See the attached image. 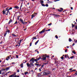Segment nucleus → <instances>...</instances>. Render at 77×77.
<instances>
[{
	"mask_svg": "<svg viewBox=\"0 0 77 77\" xmlns=\"http://www.w3.org/2000/svg\"><path fill=\"white\" fill-rule=\"evenodd\" d=\"M23 3H22L21 4V5L20 6V10H21V7H22V6H23Z\"/></svg>",
	"mask_w": 77,
	"mask_h": 77,
	"instance_id": "22",
	"label": "nucleus"
},
{
	"mask_svg": "<svg viewBox=\"0 0 77 77\" xmlns=\"http://www.w3.org/2000/svg\"><path fill=\"white\" fill-rule=\"evenodd\" d=\"M73 71H76V70H75V69L73 70L70 72H73Z\"/></svg>",
	"mask_w": 77,
	"mask_h": 77,
	"instance_id": "39",
	"label": "nucleus"
},
{
	"mask_svg": "<svg viewBox=\"0 0 77 77\" xmlns=\"http://www.w3.org/2000/svg\"><path fill=\"white\" fill-rule=\"evenodd\" d=\"M47 57H48V58H49V57H50V56L48 55L47 56Z\"/></svg>",
	"mask_w": 77,
	"mask_h": 77,
	"instance_id": "62",
	"label": "nucleus"
},
{
	"mask_svg": "<svg viewBox=\"0 0 77 77\" xmlns=\"http://www.w3.org/2000/svg\"><path fill=\"white\" fill-rule=\"evenodd\" d=\"M41 74L42 76V75H49V74H50L49 73L46 72H45V71H44V72H41Z\"/></svg>",
	"mask_w": 77,
	"mask_h": 77,
	"instance_id": "4",
	"label": "nucleus"
},
{
	"mask_svg": "<svg viewBox=\"0 0 77 77\" xmlns=\"http://www.w3.org/2000/svg\"><path fill=\"white\" fill-rule=\"evenodd\" d=\"M12 9V8L11 7L9 8V10H11V9Z\"/></svg>",
	"mask_w": 77,
	"mask_h": 77,
	"instance_id": "54",
	"label": "nucleus"
},
{
	"mask_svg": "<svg viewBox=\"0 0 77 77\" xmlns=\"http://www.w3.org/2000/svg\"><path fill=\"white\" fill-rule=\"evenodd\" d=\"M18 23V22H17V21H16L15 23L14 24H16Z\"/></svg>",
	"mask_w": 77,
	"mask_h": 77,
	"instance_id": "41",
	"label": "nucleus"
},
{
	"mask_svg": "<svg viewBox=\"0 0 77 77\" xmlns=\"http://www.w3.org/2000/svg\"><path fill=\"white\" fill-rule=\"evenodd\" d=\"M20 67L21 68H23V63H21L20 65Z\"/></svg>",
	"mask_w": 77,
	"mask_h": 77,
	"instance_id": "15",
	"label": "nucleus"
},
{
	"mask_svg": "<svg viewBox=\"0 0 77 77\" xmlns=\"http://www.w3.org/2000/svg\"><path fill=\"white\" fill-rule=\"evenodd\" d=\"M60 17V16L59 15L57 14V16H56L57 18H59Z\"/></svg>",
	"mask_w": 77,
	"mask_h": 77,
	"instance_id": "19",
	"label": "nucleus"
},
{
	"mask_svg": "<svg viewBox=\"0 0 77 77\" xmlns=\"http://www.w3.org/2000/svg\"><path fill=\"white\" fill-rule=\"evenodd\" d=\"M32 39H33V41L34 39H37V38H36V37H33V38H32Z\"/></svg>",
	"mask_w": 77,
	"mask_h": 77,
	"instance_id": "13",
	"label": "nucleus"
},
{
	"mask_svg": "<svg viewBox=\"0 0 77 77\" xmlns=\"http://www.w3.org/2000/svg\"><path fill=\"white\" fill-rule=\"evenodd\" d=\"M9 77H14V75H9Z\"/></svg>",
	"mask_w": 77,
	"mask_h": 77,
	"instance_id": "27",
	"label": "nucleus"
},
{
	"mask_svg": "<svg viewBox=\"0 0 77 77\" xmlns=\"http://www.w3.org/2000/svg\"><path fill=\"white\" fill-rule=\"evenodd\" d=\"M44 65H42L41 66L42 68L44 67Z\"/></svg>",
	"mask_w": 77,
	"mask_h": 77,
	"instance_id": "47",
	"label": "nucleus"
},
{
	"mask_svg": "<svg viewBox=\"0 0 77 77\" xmlns=\"http://www.w3.org/2000/svg\"><path fill=\"white\" fill-rule=\"evenodd\" d=\"M27 62V60H25V61L24 62H23V63H26V62Z\"/></svg>",
	"mask_w": 77,
	"mask_h": 77,
	"instance_id": "60",
	"label": "nucleus"
},
{
	"mask_svg": "<svg viewBox=\"0 0 77 77\" xmlns=\"http://www.w3.org/2000/svg\"><path fill=\"white\" fill-rule=\"evenodd\" d=\"M75 30H77V26L75 25Z\"/></svg>",
	"mask_w": 77,
	"mask_h": 77,
	"instance_id": "33",
	"label": "nucleus"
},
{
	"mask_svg": "<svg viewBox=\"0 0 77 77\" xmlns=\"http://www.w3.org/2000/svg\"><path fill=\"white\" fill-rule=\"evenodd\" d=\"M52 15H53V16H54V17H56L57 16V14H52Z\"/></svg>",
	"mask_w": 77,
	"mask_h": 77,
	"instance_id": "14",
	"label": "nucleus"
},
{
	"mask_svg": "<svg viewBox=\"0 0 77 77\" xmlns=\"http://www.w3.org/2000/svg\"><path fill=\"white\" fill-rule=\"evenodd\" d=\"M21 2H24V0H20Z\"/></svg>",
	"mask_w": 77,
	"mask_h": 77,
	"instance_id": "63",
	"label": "nucleus"
},
{
	"mask_svg": "<svg viewBox=\"0 0 77 77\" xmlns=\"http://www.w3.org/2000/svg\"><path fill=\"white\" fill-rule=\"evenodd\" d=\"M69 42H71V41H72V39H71V38H69Z\"/></svg>",
	"mask_w": 77,
	"mask_h": 77,
	"instance_id": "30",
	"label": "nucleus"
},
{
	"mask_svg": "<svg viewBox=\"0 0 77 77\" xmlns=\"http://www.w3.org/2000/svg\"><path fill=\"white\" fill-rule=\"evenodd\" d=\"M39 71L40 72H41V68H39Z\"/></svg>",
	"mask_w": 77,
	"mask_h": 77,
	"instance_id": "56",
	"label": "nucleus"
},
{
	"mask_svg": "<svg viewBox=\"0 0 77 77\" xmlns=\"http://www.w3.org/2000/svg\"><path fill=\"white\" fill-rule=\"evenodd\" d=\"M61 59H64L63 57V56L61 57Z\"/></svg>",
	"mask_w": 77,
	"mask_h": 77,
	"instance_id": "51",
	"label": "nucleus"
},
{
	"mask_svg": "<svg viewBox=\"0 0 77 77\" xmlns=\"http://www.w3.org/2000/svg\"><path fill=\"white\" fill-rule=\"evenodd\" d=\"M7 34V32H5L4 35V36H6V35Z\"/></svg>",
	"mask_w": 77,
	"mask_h": 77,
	"instance_id": "26",
	"label": "nucleus"
},
{
	"mask_svg": "<svg viewBox=\"0 0 77 77\" xmlns=\"http://www.w3.org/2000/svg\"><path fill=\"white\" fill-rule=\"evenodd\" d=\"M1 71L2 72V71H6V70L5 69H2Z\"/></svg>",
	"mask_w": 77,
	"mask_h": 77,
	"instance_id": "21",
	"label": "nucleus"
},
{
	"mask_svg": "<svg viewBox=\"0 0 77 77\" xmlns=\"http://www.w3.org/2000/svg\"><path fill=\"white\" fill-rule=\"evenodd\" d=\"M33 14H34V15H37V13H34Z\"/></svg>",
	"mask_w": 77,
	"mask_h": 77,
	"instance_id": "59",
	"label": "nucleus"
},
{
	"mask_svg": "<svg viewBox=\"0 0 77 77\" xmlns=\"http://www.w3.org/2000/svg\"><path fill=\"white\" fill-rule=\"evenodd\" d=\"M12 21V19H10L9 22H8V24H10V23H11Z\"/></svg>",
	"mask_w": 77,
	"mask_h": 77,
	"instance_id": "10",
	"label": "nucleus"
},
{
	"mask_svg": "<svg viewBox=\"0 0 77 77\" xmlns=\"http://www.w3.org/2000/svg\"><path fill=\"white\" fill-rule=\"evenodd\" d=\"M72 53H73L74 54H76V52L74 51H72Z\"/></svg>",
	"mask_w": 77,
	"mask_h": 77,
	"instance_id": "36",
	"label": "nucleus"
},
{
	"mask_svg": "<svg viewBox=\"0 0 77 77\" xmlns=\"http://www.w3.org/2000/svg\"><path fill=\"white\" fill-rule=\"evenodd\" d=\"M45 6H46V7H48V4H47L45 5Z\"/></svg>",
	"mask_w": 77,
	"mask_h": 77,
	"instance_id": "40",
	"label": "nucleus"
},
{
	"mask_svg": "<svg viewBox=\"0 0 77 77\" xmlns=\"http://www.w3.org/2000/svg\"><path fill=\"white\" fill-rule=\"evenodd\" d=\"M57 10H58V12H62V10L59 9H57Z\"/></svg>",
	"mask_w": 77,
	"mask_h": 77,
	"instance_id": "34",
	"label": "nucleus"
},
{
	"mask_svg": "<svg viewBox=\"0 0 77 77\" xmlns=\"http://www.w3.org/2000/svg\"><path fill=\"white\" fill-rule=\"evenodd\" d=\"M9 8H7L6 9L5 11H9Z\"/></svg>",
	"mask_w": 77,
	"mask_h": 77,
	"instance_id": "35",
	"label": "nucleus"
},
{
	"mask_svg": "<svg viewBox=\"0 0 77 77\" xmlns=\"http://www.w3.org/2000/svg\"><path fill=\"white\" fill-rule=\"evenodd\" d=\"M66 48H69V46H67Z\"/></svg>",
	"mask_w": 77,
	"mask_h": 77,
	"instance_id": "61",
	"label": "nucleus"
},
{
	"mask_svg": "<svg viewBox=\"0 0 77 77\" xmlns=\"http://www.w3.org/2000/svg\"><path fill=\"white\" fill-rule=\"evenodd\" d=\"M42 75H41V72H40V73H38V76L39 77H41Z\"/></svg>",
	"mask_w": 77,
	"mask_h": 77,
	"instance_id": "8",
	"label": "nucleus"
},
{
	"mask_svg": "<svg viewBox=\"0 0 77 77\" xmlns=\"http://www.w3.org/2000/svg\"><path fill=\"white\" fill-rule=\"evenodd\" d=\"M23 39H20V41H19L20 42V43H21V41H23Z\"/></svg>",
	"mask_w": 77,
	"mask_h": 77,
	"instance_id": "38",
	"label": "nucleus"
},
{
	"mask_svg": "<svg viewBox=\"0 0 77 77\" xmlns=\"http://www.w3.org/2000/svg\"><path fill=\"white\" fill-rule=\"evenodd\" d=\"M72 28H73V27H74L75 26V25H74V24L73 25V24H72Z\"/></svg>",
	"mask_w": 77,
	"mask_h": 77,
	"instance_id": "31",
	"label": "nucleus"
},
{
	"mask_svg": "<svg viewBox=\"0 0 77 77\" xmlns=\"http://www.w3.org/2000/svg\"><path fill=\"white\" fill-rule=\"evenodd\" d=\"M10 68V67H8V68H6V69H5V70H8Z\"/></svg>",
	"mask_w": 77,
	"mask_h": 77,
	"instance_id": "20",
	"label": "nucleus"
},
{
	"mask_svg": "<svg viewBox=\"0 0 77 77\" xmlns=\"http://www.w3.org/2000/svg\"><path fill=\"white\" fill-rule=\"evenodd\" d=\"M39 40H38L37 42H36L35 43V45H37V44L38 43V42H39Z\"/></svg>",
	"mask_w": 77,
	"mask_h": 77,
	"instance_id": "17",
	"label": "nucleus"
},
{
	"mask_svg": "<svg viewBox=\"0 0 77 77\" xmlns=\"http://www.w3.org/2000/svg\"><path fill=\"white\" fill-rule=\"evenodd\" d=\"M9 59H10V57H6V59H5V60H9Z\"/></svg>",
	"mask_w": 77,
	"mask_h": 77,
	"instance_id": "6",
	"label": "nucleus"
},
{
	"mask_svg": "<svg viewBox=\"0 0 77 77\" xmlns=\"http://www.w3.org/2000/svg\"><path fill=\"white\" fill-rule=\"evenodd\" d=\"M40 59H41V57H39L38 58H37L38 60H40Z\"/></svg>",
	"mask_w": 77,
	"mask_h": 77,
	"instance_id": "23",
	"label": "nucleus"
},
{
	"mask_svg": "<svg viewBox=\"0 0 77 77\" xmlns=\"http://www.w3.org/2000/svg\"><path fill=\"white\" fill-rule=\"evenodd\" d=\"M48 4H50V3H53V2H51V1H49L48 2Z\"/></svg>",
	"mask_w": 77,
	"mask_h": 77,
	"instance_id": "18",
	"label": "nucleus"
},
{
	"mask_svg": "<svg viewBox=\"0 0 77 77\" xmlns=\"http://www.w3.org/2000/svg\"><path fill=\"white\" fill-rule=\"evenodd\" d=\"M22 23L23 24H26V23H27L26 22H23Z\"/></svg>",
	"mask_w": 77,
	"mask_h": 77,
	"instance_id": "25",
	"label": "nucleus"
},
{
	"mask_svg": "<svg viewBox=\"0 0 77 77\" xmlns=\"http://www.w3.org/2000/svg\"><path fill=\"white\" fill-rule=\"evenodd\" d=\"M14 8L15 9H19V8L18 7V6H16L14 7Z\"/></svg>",
	"mask_w": 77,
	"mask_h": 77,
	"instance_id": "16",
	"label": "nucleus"
},
{
	"mask_svg": "<svg viewBox=\"0 0 77 77\" xmlns=\"http://www.w3.org/2000/svg\"><path fill=\"white\" fill-rule=\"evenodd\" d=\"M19 21H20V22H21L22 23L23 22V20H22V19H21V18H20V19Z\"/></svg>",
	"mask_w": 77,
	"mask_h": 77,
	"instance_id": "12",
	"label": "nucleus"
},
{
	"mask_svg": "<svg viewBox=\"0 0 77 77\" xmlns=\"http://www.w3.org/2000/svg\"><path fill=\"white\" fill-rule=\"evenodd\" d=\"M12 36H16V35H15V34H12Z\"/></svg>",
	"mask_w": 77,
	"mask_h": 77,
	"instance_id": "43",
	"label": "nucleus"
},
{
	"mask_svg": "<svg viewBox=\"0 0 77 77\" xmlns=\"http://www.w3.org/2000/svg\"><path fill=\"white\" fill-rule=\"evenodd\" d=\"M41 5L42 6H45V5L43 3L41 4Z\"/></svg>",
	"mask_w": 77,
	"mask_h": 77,
	"instance_id": "24",
	"label": "nucleus"
},
{
	"mask_svg": "<svg viewBox=\"0 0 77 77\" xmlns=\"http://www.w3.org/2000/svg\"><path fill=\"white\" fill-rule=\"evenodd\" d=\"M2 7L3 8H5L6 7V6H5L3 5H2Z\"/></svg>",
	"mask_w": 77,
	"mask_h": 77,
	"instance_id": "32",
	"label": "nucleus"
},
{
	"mask_svg": "<svg viewBox=\"0 0 77 77\" xmlns=\"http://www.w3.org/2000/svg\"><path fill=\"white\" fill-rule=\"evenodd\" d=\"M16 58L18 59V55H16Z\"/></svg>",
	"mask_w": 77,
	"mask_h": 77,
	"instance_id": "48",
	"label": "nucleus"
},
{
	"mask_svg": "<svg viewBox=\"0 0 77 77\" xmlns=\"http://www.w3.org/2000/svg\"><path fill=\"white\" fill-rule=\"evenodd\" d=\"M72 68L70 69H69V71H71V70H72Z\"/></svg>",
	"mask_w": 77,
	"mask_h": 77,
	"instance_id": "64",
	"label": "nucleus"
},
{
	"mask_svg": "<svg viewBox=\"0 0 77 77\" xmlns=\"http://www.w3.org/2000/svg\"><path fill=\"white\" fill-rule=\"evenodd\" d=\"M46 58L47 57H43L41 58V60H46Z\"/></svg>",
	"mask_w": 77,
	"mask_h": 77,
	"instance_id": "7",
	"label": "nucleus"
},
{
	"mask_svg": "<svg viewBox=\"0 0 77 77\" xmlns=\"http://www.w3.org/2000/svg\"><path fill=\"white\" fill-rule=\"evenodd\" d=\"M74 56H72V57H70V58L73 59V58H74Z\"/></svg>",
	"mask_w": 77,
	"mask_h": 77,
	"instance_id": "44",
	"label": "nucleus"
},
{
	"mask_svg": "<svg viewBox=\"0 0 77 77\" xmlns=\"http://www.w3.org/2000/svg\"><path fill=\"white\" fill-rule=\"evenodd\" d=\"M20 17V16H17V20H19V18Z\"/></svg>",
	"mask_w": 77,
	"mask_h": 77,
	"instance_id": "45",
	"label": "nucleus"
},
{
	"mask_svg": "<svg viewBox=\"0 0 77 77\" xmlns=\"http://www.w3.org/2000/svg\"><path fill=\"white\" fill-rule=\"evenodd\" d=\"M28 73V72H24V74L25 75H26V74H27Z\"/></svg>",
	"mask_w": 77,
	"mask_h": 77,
	"instance_id": "37",
	"label": "nucleus"
},
{
	"mask_svg": "<svg viewBox=\"0 0 77 77\" xmlns=\"http://www.w3.org/2000/svg\"><path fill=\"white\" fill-rule=\"evenodd\" d=\"M74 75H77V71L76 72V73Z\"/></svg>",
	"mask_w": 77,
	"mask_h": 77,
	"instance_id": "57",
	"label": "nucleus"
},
{
	"mask_svg": "<svg viewBox=\"0 0 77 77\" xmlns=\"http://www.w3.org/2000/svg\"><path fill=\"white\" fill-rule=\"evenodd\" d=\"M35 65H36V66H39V64L37 63H35L34 64Z\"/></svg>",
	"mask_w": 77,
	"mask_h": 77,
	"instance_id": "29",
	"label": "nucleus"
},
{
	"mask_svg": "<svg viewBox=\"0 0 77 77\" xmlns=\"http://www.w3.org/2000/svg\"><path fill=\"white\" fill-rule=\"evenodd\" d=\"M2 12L3 14H5L6 15H8V13L9 15L11 14L10 13V12H9V11L4 10L2 11Z\"/></svg>",
	"mask_w": 77,
	"mask_h": 77,
	"instance_id": "2",
	"label": "nucleus"
},
{
	"mask_svg": "<svg viewBox=\"0 0 77 77\" xmlns=\"http://www.w3.org/2000/svg\"><path fill=\"white\" fill-rule=\"evenodd\" d=\"M16 74V73H14V74H12V75H13V76H15V75Z\"/></svg>",
	"mask_w": 77,
	"mask_h": 77,
	"instance_id": "49",
	"label": "nucleus"
},
{
	"mask_svg": "<svg viewBox=\"0 0 77 77\" xmlns=\"http://www.w3.org/2000/svg\"><path fill=\"white\" fill-rule=\"evenodd\" d=\"M51 24H52V23H51L49 24H48V26H51Z\"/></svg>",
	"mask_w": 77,
	"mask_h": 77,
	"instance_id": "53",
	"label": "nucleus"
},
{
	"mask_svg": "<svg viewBox=\"0 0 77 77\" xmlns=\"http://www.w3.org/2000/svg\"><path fill=\"white\" fill-rule=\"evenodd\" d=\"M36 16V15H34V14H32V15H31V19H32V18H33L34 17H35Z\"/></svg>",
	"mask_w": 77,
	"mask_h": 77,
	"instance_id": "9",
	"label": "nucleus"
},
{
	"mask_svg": "<svg viewBox=\"0 0 77 77\" xmlns=\"http://www.w3.org/2000/svg\"><path fill=\"white\" fill-rule=\"evenodd\" d=\"M32 43L31 42L30 44L29 47H30V46H32Z\"/></svg>",
	"mask_w": 77,
	"mask_h": 77,
	"instance_id": "50",
	"label": "nucleus"
},
{
	"mask_svg": "<svg viewBox=\"0 0 77 77\" xmlns=\"http://www.w3.org/2000/svg\"><path fill=\"white\" fill-rule=\"evenodd\" d=\"M47 31H48V30H46L45 31V29H44L42 31H41V32H39V33H40V34L43 33H44V32H45V31L47 32Z\"/></svg>",
	"mask_w": 77,
	"mask_h": 77,
	"instance_id": "5",
	"label": "nucleus"
},
{
	"mask_svg": "<svg viewBox=\"0 0 77 77\" xmlns=\"http://www.w3.org/2000/svg\"><path fill=\"white\" fill-rule=\"evenodd\" d=\"M46 65H47V64H49L48 63V61H47V62L46 63Z\"/></svg>",
	"mask_w": 77,
	"mask_h": 77,
	"instance_id": "58",
	"label": "nucleus"
},
{
	"mask_svg": "<svg viewBox=\"0 0 77 77\" xmlns=\"http://www.w3.org/2000/svg\"><path fill=\"white\" fill-rule=\"evenodd\" d=\"M6 32H8V33H10V30H9V29H7V31Z\"/></svg>",
	"mask_w": 77,
	"mask_h": 77,
	"instance_id": "11",
	"label": "nucleus"
},
{
	"mask_svg": "<svg viewBox=\"0 0 77 77\" xmlns=\"http://www.w3.org/2000/svg\"><path fill=\"white\" fill-rule=\"evenodd\" d=\"M40 2V3H44V1H41V0Z\"/></svg>",
	"mask_w": 77,
	"mask_h": 77,
	"instance_id": "28",
	"label": "nucleus"
},
{
	"mask_svg": "<svg viewBox=\"0 0 77 77\" xmlns=\"http://www.w3.org/2000/svg\"><path fill=\"white\" fill-rule=\"evenodd\" d=\"M4 74H5V73L4 72H3L2 73V75H3Z\"/></svg>",
	"mask_w": 77,
	"mask_h": 77,
	"instance_id": "52",
	"label": "nucleus"
},
{
	"mask_svg": "<svg viewBox=\"0 0 77 77\" xmlns=\"http://www.w3.org/2000/svg\"><path fill=\"white\" fill-rule=\"evenodd\" d=\"M17 72H20V70L19 69H17Z\"/></svg>",
	"mask_w": 77,
	"mask_h": 77,
	"instance_id": "46",
	"label": "nucleus"
},
{
	"mask_svg": "<svg viewBox=\"0 0 77 77\" xmlns=\"http://www.w3.org/2000/svg\"><path fill=\"white\" fill-rule=\"evenodd\" d=\"M55 38H56V39H58V36H57V35H56Z\"/></svg>",
	"mask_w": 77,
	"mask_h": 77,
	"instance_id": "42",
	"label": "nucleus"
},
{
	"mask_svg": "<svg viewBox=\"0 0 77 77\" xmlns=\"http://www.w3.org/2000/svg\"><path fill=\"white\" fill-rule=\"evenodd\" d=\"M30 64L29 63H26V65H27L28 67H29V68H32V66H34V64L33 62H32L31 61L30 62Z\"/></svg>",
	"mask_w": 77,
	"mask_h": 77,
	"instance_id": "1",
	"label": "nucleus"
},
{
	"mask_svg": "<svg viewBox=\"0 0 77 77\" xmlns=\"http://www.w3.org/2000/svg\"><path fill=\"white\" fill-rule=\"evenodd\" d=\"M38 59V58H36V59H35V58H32V59H31L30 60H29V62H32V63H34V61H35V62L38 61V59Z\"/></svg>",
	"mask_w": 77,
	"mask_h": 77,
	"instance_id": "3",
	"label": "nucleus"
},
{
	"mask_svg": "<svg viewBox=\"0 0 77 77\" xmlns=\"http://www.w3.org/2000/svg\"><path fill=\"white\" fill-rule=\"evenodd\" d=\"M67 51H68V50H67V49H66V50L65 51V53H66V52H67Z\"/></svg>",
	"mask_w": 77,
	"mask_h": 77,
	"instance_id": "55",
	"label": "nucleus"
}]
</instances>
